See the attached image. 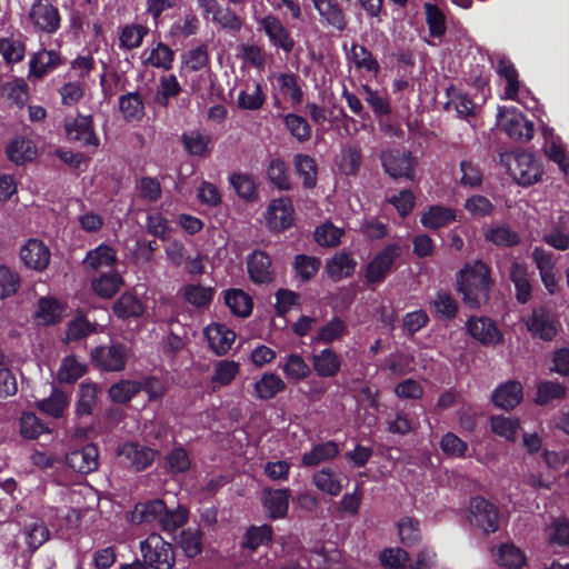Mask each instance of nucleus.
<instances>
[{"mask_svg":"<svg viewBox=\"0 0 569 569\" xmlns=\"http://www.w3.org/2000/svg\"><path fill=\"white\" fill-rule=\"evenodd\" d=\"M201 21L192 8L186 9L170 26L169 36L186 39L198 34Z\"/></svg>","mask_w":569,"mask_h":569,"instance_id":"c85d7f7f","label":"nucleus"},{"mask_svg":"<svg viewBox=\"0 0 569 569\" xmlns=\"http://www.w3.org/2000/svg\"><path fill=\"white\" fill-rule=\"evenodd\" d=\"M176 542L188 558H194L202 552V532L199 528L182 529Z\"/></svg>","mask_w":569,"mask_h":569,"instance_id":"3c124183","label":"nucleus"},{"mask_svg":"<svg viewBox=\"0 0 569 569\" xmlns=\"http://www.w3.org/2000/svg\"><path fill=\"white\" fill-rule=\"evenodd\" d=\"M259 26L273 47L282 49L286 53L293 50L296 42L278 17L269 13L260 19Z\"/></svg>","mask_w":569,"mask_h":569,"instance_id":"dca6fc26","label":"nucleus"},{"mask_svg":"<svg viewBox=\"0 0 569 569\" xmlns=\"http://www.w3.org/2000/svg\"><path fill=\"white\" fill-rule=\"evenodd\" d=\"M267 178L279 190H291L288 166L281 158H274L269 162Z\"/></svg>","mask_w":569,"mask_h":569,"instance_id":"338daca9","label":"nucleus"},{"mask_svg":"<svg viewBox=\"0 0 569 569\" xmlns=\"http://www.w3.org/2000/svg\"><path fill=\"white\" fill-rule=\"evenodd\" d=\"M365 92V101L371 108L375 117L381 120L391 113V104L386 93L372 89L370 86L362 87Z\"/></svg>","mask_w":569,"mask_h":569,"instance_id":"5fc2aeb1","label":"nucleus"},{"mask_svg":"<svg viewBox=\"0 0 569 569\" xmlns=\"http://www.w3.org/2000/svg\"><path fill=\"white\" fill-rule=\"evenodd\" d=\"M403 248L399 242L386 244L366 267L365 279L368 284L382 283L388 274L396 268L397 262L402 254Z\"/></svg>","mask_w":569,"mask_h":569,"instance_id":"f03ea898","label":"nucleus"},{"mask_svg":"<svg viewBox=\"0 0 569 569\" xmlns=\"http://www.w3.org/2000/svg\"><path fill=\"white\" fill-rule=\"evenodd\" d=\"M210 348L218 356L228 353L236 340V332L223 323H211L204 330Z\"/></svg>","mask_w":569,"mask_h":569,"instance_id":"4be33fe9","label":"nucleus"},{"mask_svg":"<svg viewBox=\"0 0 569 569\" xmlns=\"http://www.w3.org/2000/svg\"><path fill=\"white\" fill-rule=\"evenodd\" d=\"M167 506L163 500L154 499L143 503L136 505L131 521L134 523L159 522L161 515L164 513Z\"/></svg>","mask_w":569,"mask_h":569,"instance_id":"ea45409f","label":"nucleus"},{"mask_svg":"<svg viewBox=\"0 0 569 569\" xmlns=\"http://www.w3.org/2000/svg\"><path fill=\"white\" fill-rule=\"evenodd\" d=\"M400 541L406 547H413L421 540L420 522L413 517H403L398 523Z\"/></svg>","mask_w":569,"mask_h":569,"instance_id":"052dcab7","label":"nucleus"},{"mask_svg":"<svg viewBox=\"0 0 569 569\" xmlns=\"http://www.w3.org/2000/svg\"><path fill=\"white\" fill-rule=\"evenodd\" d=\"M181 143L188 154L199 158L208 157L213 148L211 137L197 129L183 132Z\"/></svg>","mask_w":569,"mask_h":569,"instance_id":"c756f323","label":"nucleus"},{"mask_svg":"<svg viewBox=\"0 0 569 569\" xmlns=\"http://www.w3.org/2000/svg\"><path fill=\"white\" fill-rule=\"evenodd\" d=\"M290 490L288 488L264 489L262 495L263 507L271 519L284 518L289 510Z\"/></svg>","mask_w":569,"mask_h":569,"instance_id":"5701e85b","label":"nucleus"},{"mask_svg":"<svg viewBox=\"0 0 569 569\" xmlns=\"http://www.w3.org/2000/svg\"><path fill=\"white\" fill-rule=\"evenodd\" d=\"M510 281L515 286V298L518 303L526 305L532 297V286L526 264L513 261L509 271Z\"/></svg>","mask_w":569,"mask_h":569,"instance_id":"a878e982","label":"nucleus"},{"mask_svg":"<svg viewBox=\"0 0 569 569\" xmlns=\"http://www.w3.org/2000/svg\"><path fill=\"white\" fill-rule=\"evenodd\" d=\"M456 210L441 204H432L422 212L420 223L430 230H438L445 228L456 221Z\"/></svg>","mask_w":569,"mask_h":569,"instance_id":"bb28decb","label":"nucleus"},{"mask_svg":"<svg viewBox=\"0 0 569 569\" xmlns=\"http://www.w3.org/2000/svg\"><path fill=\"white\" fill-rule=\"evenodd\" d=\"M283 373L289 380L296 382L307 379L311 375V369L305 361L302 356L298 353H289L284 357V361L279 365Z\"/></svg>","mask_w":569,"mask_h":569,"instance_id":"8fccbe9b","label":"nucleus"},{"mask_svg":"<svg viewBox=\"0 0 569 569\" xmlns=\"http://www.w3.org/2000/svg\"><path fill=\"white\" fill-rule=\"evenodd\" d=\"M493 286L489 266L480 260L467 262L457 274V291L462 301L472 309L486 305Z\"/></svg>","mask_w":569,"mask_h":569,"instance_id":"f257e3e1","label":"nucleus"},{"mask_svg":"<svg viewBox=\"0 0 569 569\" xmlns=\"http://www.w3.org/2000/svg\"><path fill=\"white\" fill-rule=\"evenodd\" d=\"M566 395V386L557 381L545 380L537 386L535 402L539 406H547L553 400L563 399Z\"/></svg>","mask_w":569,"mask_h":569,"instance_id":"4d7b16f0","label":"nucleus"},{"mask_svg":"<svg viewBox=\"0 0 569 569\" xmlns=\"http://www.w3.org/2000/svg\"><path fill=\"white\" fill-rule=\"evenodd\" d=\"M520 428L518 418L505 417L503 415H496L490 417V430L498 437L505 438L508 441H515L517 432Z\"/></svg>","mask_w":569,"mask_h":569,"instance_id":"864d4df0","label":"nucleus"},{"mask_svg":"<svg viewBox=\"0 0 569 569\" xmlns=\"http://www.w3.org/2000/svg\"><path fill=\"white\" fill-rule=\"evenodd\" d=\"M224 303L230 309V312L239 318H248L253 309L252 298L238 288L224 291Z\"/></svg>","mask_w":569,"mask_h":569,"instance_id":"e433bc0d","label":"nucleus"},{"mask_svg":"<svg viewBox=\"0 0 569 569\" xmlns=\"http://www.w3.org/2000/svg\"><path fill=\"white\" fill-rule=\"evenodd\" d=\"M508 171L513 180L523 187L535 184L543 173L539 161L529 152L516 153L508 164Z\"/></svg>","mask_w":569,"mask_h":569,"instance_id":"0eeeda50","label":"nucleus"},{"mask_svg":"<svg viewBox=\"0 0 569 569\" xmlns=\"http://www.w3.org/2000/svg\"><path fill=\"white\" fill-rule=\"evenodd\" d=\"M66 139L69 142L97 150L100 146V138L94 129V121L91 114L78 113L76 117H66L63 120Z\"/></svg>","mask_w":569,"mask_h":569,"instance_id":"20e7f679","label":"nucleus"},{"mask_svg":"<svg viewBox=\"0 0 569 569\" xmlns=\"http://www.w3.org/2000/svg\"><path fill=\"white\" fill-rule=\"evenodd\" d=\"M119 111L128 122L140 121L146 114L142 96L138 91L128 92L119 98Z\"/></svg>","mask_w":569,"mask_h":569,"instance_id":"4c0bfd02","label":"nucleus"},{"mask_svg":"<svg viewBox=\"0 0 569 569\" xmlns=\"http://www.w3.org/2000/svg\"><path fill=\"white\" fill-rule=\"evenodd\" d=\"M312 483L321 492L332 497L339 496L343 488L341 479L330 467H323L322 469L315 472L312 476Z\"/></svg>","mask_w":569,"mask_h":569,"instance_id":"c03bdc74","label":"nucleus"},{"mask_svg":"<svg viewBox=\"0 0 569 569\" xmlns=\"http://www.w3.org/2000/svg\"><path fill=\"white\" fill-rule=\"evenodd\" d=\"M34 29L46 34H53L60 29L59 9L48 0H36L28 13Z\"/></svg>","mask_w":569,"mask_h":569,"instance_id":"1a4fd4ad","label":"nucleus"},{"mask_svg":"<svg viewBox=\"0 0 569 569\" xmlns=\"http://www.w3.org/2000/svg\"><path fill=\"white\" fill-rule=\"evenodd\" d=\"M522 385L517 380H508L493 390L491 401L496 407L510 411L522 401Z\"/></svg>","mask_w":569,"mask_h":569,"instance_id":"6ab92c4d","label":"nucleus"},{"mask_svg":"<svg viewBox=\"0 0 569 569\" xmlns=\"http://www.w3.org/2000/svg\"><path fill=\"white\" fill-rule=\"evenodd\" d=\"M485 239L486 241L491 242L495 246L507 248L518 246L521 241L518 232L511 230L507 226L489 228L485 232Z\"/></svg>","mask_w":569,"mask_h":569,"instance_id":"e2e57ef3","label":"nucleus"},{"mask_svg":"<svg viewBox=\"0 0 569 569\" xmlns=\"http://www.w3.org/2000/svg\"><path fill=\"white\" fill-rule=\"evenodd\" d=\"M166 471L174 477L186 473L191 468V459L184 447L174 446L164 457Z\"/></svg>","mask_w":569,"mask_h":569,"instance_id":"de8ad7c7","label":"nucleus"},{"mask_svg":"<svg viewBox=\"0 0 569 569\" xmlns=\"http://www.w3.org/2000/svg\"><path fill=\"white\" fill-rule=\"evenodd\" d=\"M471 522L480 528L485 535H490L499 529V510L483 497L477 496L470 500Z\"/></svg>","mask_w":569,"mask_h":569,"instance_id":"9b49d317","label":"nucleus"},{"mask_svg":"<svg viewBox=\"0 0 569 569\" xmlns=\"http://www.w3.org/2000/svg\"><path fill=\"white\" fill-rule=\"evenodd\" d=\"M173 61L174 51L168 44L159 41L151 49L148 58L144 60V64L168 71L172 69Z\"/></svg>","mask_w":569,"mask_h":569,"instance_id":"680f3d73","label":"nucleus"},{"mask_svg":"<svg viewBox=\"0 0 569 569\" xmlns=\"http://www.w3.org/2000/svg\"><path fill=\"white\" fill-rule=\"evenodd\" d=\"M143 563L152 569H171L176 563L172 545L158 533H150L140 542Z\"/></svg>","mask_w":569,"mask_h":569,"instance_id":"7ed1b4c3","label":"nucleus"},{"mask_svg":"<svg viewBox=\"0 0 569 569\" xmlns=\"http://www.w3.org/2000/svg\"><path fill=\"white\" fill-rule=\"evenodd\" d=\"M117 261V250L107 243H100L87 252L82 266L86 270L97 271L101 268H112Z\"/></svg>","mask_w":569,"mask_h":569,"instance_id":"393cba45","label":"nucleus"},{"mask_svg":"<svg viewBox=\"0 0 569 569\" xmlns=\"http://www.w3.org/2000/svg\"><path fill=\"white\" fill-rule=\"evenodd\" d=\"M343 233V230L336 227L331 221H326L316 228L313 237L319 246L332 248L340 243Z\"/></svg>","mask_w":569,"mask_h":569,"instance_id":"774afa93","label":"nucleus"},{"mask_svg":"<svg viewBox=\"0 0 569 569\" xmlns=\"http://www.w3.org/2000/svg\"><path fill=\"white\" fill-rule=\"evenodd\" d=\"M277 87L283 96H289L292 106L303 100V91L298 83V76L292 72H282L276 77Z\"/></svg>","mask_w":569,"mask_h":569,"instance_id":"6e6d98bb","label":"nucleus"},{"mask_svg":"<svg viewBox=\"0 0 569 569\" xmlns=\"http://www.w3.org/2000/svg\"><path fill=\"white\" fill-rule=\"evenodd\" d=\"M293 164L297 174L302 179L305 189H313L318 182V166L309 154L297 153L293 157Z\"/></svg>","mask_w":569,"mask_h":569,"instance_id":"a19ab883","label":"nucleus"},{"mask_svg":"<svg viewBox=\"0 0 569 569\" xmlns=\"http://www.w3.org/2000/svg\"><path fill=\"white\" fill-rule=\"evenodd\" d=\"M229 183L237 196L246 202L259 200L258 182L252 173L234 171L229 176Z\"/></svg>","mask_w":569,"mask_h":569,"instance_id":"cd10ccee","label":"nucleus"},{"mask_svg":"<svg viewBox=\"0 0 569 569\" xmlns=\"http://www.w3.org/2000/svg\"><path fill=\"white\" fill-rule=\"evenodd\" d=\"M286 390V382L273 372H266L254 382V396L259 400L273 399L278 393Z\"/></svg>","mask_w":569,"mask_h":569,"instance_id":"58836bf2","label":"nucleus"},{"mask_svg":"<svg viewBox=\"0 0 569 569\" xmlns=\"http://www.w3.org/2000/svg\"><path fill=\"white\" fill-rule=\"evenodd\" d=\"M295 210L289 199H274L267 210V224L272 232H283L295 222Z\"/></svg>","mask_w":569,"mask_h":569,"instance_id":"f3484780","label":"nucleus"},{"mask_svg":"<svg viewBox=\"0 0 569 569\" xmlns=\"http://www.w3.org/2000/svg\"><path fill=\"white\" fill-rule=\"evenodd\" d=\"M523 322L532 338L545 342L552 341L561 328L560 321L546 306L535 307Z\"/></svg>","mask_w":569,"mask_h":569,"instance_id":"423d86ee","label":"nucleus"},{"mask_svg":"<svg viewBox=\"0 0 569 569\" xmlns=\"http://www.w3.org/2000/svg\"><path fill=\"white\" fill-rule=\"evenodd\" d=\"M69 405V398L66 392L58 388H53L51 395L47 398L41 400L38 403V408L53 417V418H60L63 416L64 410L67 409Z\"/></svg>","mask_w":569,"mask_h":569,"instance_id":"13d9d810","label":"nucleus"},{"mask_svg":"<svg viewBox=\"0 0 569 569\" xmlns=\"http://www.w3.org/2000/svg\"><path fill=\"white\" fill-rule=\"evenodd\" d=\"M149 28L141 23H129L120 29L119 48L131 51L141 47L143 39L148 36Z\"/></svg>","mask_w":569,"mask_h":569,"instance_id":"79ce46f5","label":"nucleus"},{"mask_svg":"<svg viewBox=\"0 0 569 569\" xmlns=\"http://www.w3.org/2000/svg\"><path fill=\"white\" fill-rule=\"evenodd\" d=\"M312 366L319 377L333 378L341 369V359L333 349L326 348L312 356Z\"/></svg>","mask_w":569,"mask_h":569,"instance_id":"7c9ffc66","label":"nucleus"},{"mask_svg":"<svg viewBox=\"0 0 569 569\" xmlns=\"http://www.w3.org/2000/svg\"><path fill=\"white\" fill-rule=\"evenodd\" d=\"M347 333L346 322L338 316H335L329 322L322 326L315 337V342L330 345L342 338Z\"/></svg>","mask_w":569,"mask_h":569,"instance_id":"69168bd1","label":"nucleus"},{"mask_svg":"<svg viewBox=\"0 0 569 569\" xmlns=\"http://www.w3.org/2000/svg\"><path fill=\"white\" fill-rule=\"evenodd\" d=\"M340 455V447L333 440L315 445L309 452H305L301 458V465L305 467H316L321 462L331 461Z\"/></svg>","mask_w":569,"mask_h":569,"instance_id":"2f4dec72","label":"nucleus"},{"mask_svg":"<svg viewBox=\"0 0 569 569\" xmlns=\"http://www.w3.org/2000/svg\"><path fill=\"white\" fill-rule=\"evenodd\" d=\"M62 64L63 59L59 52L43 48L31 56L29 61V76L42 79L49 72Z\"/></svg>","mask_w":569,"mask_h":569,"instance_id":"412c9836","label":"nucleus"},{"mask_svg":"<svg viewBox=\"0 0 569 569\" xmlns=\"http://www.w3.org/2000/svg\"><path fill=\"white\" fill-rule=\"evenodd\" d=\"M380 162L383 171L393 180L407 179L412 181L416 177L417 158L411 151L389 149L382 151Z\"/></svg>","mask_w":569,"mask_h":569,"instance_id":"39448f33","label":"nucleus"},{"mask_svg":"<svg viewBox=\"0 0 569 569\" xmlns=\"http://www.w3.org/2000/svg\"><path fill=\"white\" fill-rule=\"evenodd\" d=\"M98 386L93 382H82L79 386L78 400L74 413L77 417H87L93 413L98 400Z\"/></svg>","mask_w":569,"mask_h":569,"instance_id":"49530a36","label":"nucleus"},{"mask_svg":"<svg viewBox=\"0 0 569 569\" xmlns=\"http://www.w3.org/2000/svg\"><path fill=\"white\" fill-rule=\"evenodd\" d=\"M502 119V129L511 139L520 142H528L533 138L535 126L522 112L510 111L498 114Z\"/></svg>","mask_w":569,"mask_h":569,"instance_id":"4468645a","label":"nucleus"},{"mask_svg":"<svg viewBox=\"0 0 569 569\" xmlns=\"http://www.w3.org/2000/svg\"><path fill=\"white\" fill-rule=\"evenodd\" d=\"M497 73L499 77L507 81L505 88V98L509 100H516L519 93V73L515 64L507 58L502 57L498 59Z\"/></svg>","mask_w":569,"mask_h":569,"instance_id":"37998d69","label":"nucleus"},{"mask_svg":"<svg viewBox=\"0 0 569 569\" xmlns=\"http://www.w3.org/2000/svg\"><path fill=\"white\" fill-rule=\"evenodd\" d=\"M63 306L53 297H42L38 302L36 317L46 325H56L62 318Z\"/></svg>","mask_w":569,"mask_h":569,"instance_id":"bf43d9fd","label":"nucleus"},{"mask_svg":"<svg viewBox=\"0 0 569 569\" xmlns=\"http://www.w3.org/2000/svg\"><path fill=\"white\" fill-rule=\"evenodd\" d=\"M96 367L108 372L122 371L126 368L128 353L127 347L121 342L109 346H98L91 352Z\"/></svg>","mask_w":569,"mask_h":569,"instance_id":"9d476101","label":"nucleus"},{"mask_svg":"<svg viewBox=\"0 0 569 569\" xmlns=\"http://www.w3.org/2000/svg\"><path fill=\"white\" fill-rule=\"evenodd\" d=\"M249 279L258 286H269L276 279L270 256L262 250L256 249L246 259Z\"/></svg>","mask_w":569,"mask_h":569,"instance_id":"f8f14e48","label":"nucleus"},{"mask_svg":"<svg viewBox=\"0 0 569 569\" xmlns=\"http://www.w3.org/2000/svg\"><path fill=\"white\" fill-rule=\"evenodd\" d=\"M20 258L26 267L42 271L50 261L48 247L38 239H29L20 249Z\"/></svg>","mask_w":569,"mask_h":569,"instance_id":"aec40b11","label":"nucleus"},{"mask_svg":"<svg viewBox=\"0 0 569 569\" xmlns=\"http://www.w3.org/2000/svg\"><path fill=\"white\" fill-rule=\"evenodd\" d=\"M86 372L87 366L80 362L76 356L71 355L61 360L56 379L61 385H72L83 377Z\"/></svg>","mask_w":569,"mask_h":569,"instance_id":"a18cd8bd","label":"nucleus"},{"mask_svg":"<svg viewBox=\"0 0 569 569\" xmlns=\"http://www.w3.org/2000/svg\"><path fill=\"white\" fill-rule=\"evenodd\" d=\"M498 563L508 569H521L526 565V556L520 548L507 542L498 550Z\"/></svg>","mask_w":569,"mask_h":569,"instance_id":"0e129e2a","label":"nucleus"},{"mask_svg":"<svg viewBox=\"0 0 569 569\" xmlns=\"http://www.w3.org/2000/svg\"><path fill=\"white\" fill-rule=\"evenodd\" d=\"M362 161L361 148L356 143H347L341 148L336 164L339 173L346 177H357Z\"/></svg>","mask_w":569,"mask_h":569,"instance_id":"b1692460","label":"nucleus"},{"mask_svg":"<svg viewBox=\"0 0 569 569\" xmlns=\"http://www.w3.org/2000/svg\"><path fill=\"white\" fill-rule=\"evenodd\" d=\"M273 530L270 525L250 526L242 539L241 547L256 551L260 546L272 541Z\"/></svg>","mask_w":569,"mask_h":569,"instance_id":"603ef678","label":"nucleus"},{"mask_svg":"<svg viewBox=\"0 0 569 569\" xmlns=\"http://www.w3.org/2000/svg\"><path fill=\"white\" fill-rule=\"evenodd\" d=\"M357 262L348 252L336 253L326 263L328 274L335 280H340L342 277H351L355 272Z\"/></svg>","mask_w":569,"mask_h":569,"instance_id":"09e8293b","label":"nucleus"},{"mask_svg":"<svg viewBox=\"0 0 569 569\" xmlns=\"http://www.w3.org/2000/svg\"><path fill=\"white\" fill-rule=\"evenodd\" d=\"M112 312L118 319L126 321L142 317L144 307L136 295L126 291L113 302Z\"/></svg>","mask_w":569,"mask_h":569,"instance_id":"72a5a7b5","label":"nucleus"},{"mask_svg":"<svg viewBox=\"0 0 569 569\" xmlns=\"http://www.w3.org/2000/svg\"><path fill=\"white\" fill-rule=\"evenodd\" d=\"M430 308L436 318L442 321H452L459 312L457 299L448 291L439 290L430 301Z\"/></svg>","mask_w":569,"mask_h":569,"instance_id":"c9c22d12","label":"nucleus"},{"mask_svg":"<svg viewBox=\"0 0 569 569\" xmlns=\"http://www.w3.org/2000/svg\"><path fill=\"white\" fill-rule=\"evenodd\" d=\"M467 333L483 347H497L503 342V333L495 320L486 316H471L466 321Z\"/></svg>","mask_w":569,"mask_h":569,"instance_id":"6e6552de","label":"nucleus"},{"mask_svg":"<svg viewBox=\"0 0 569 569\" xmlns=\"http://www.w3.org/2000/svg\"><path fill=\"white\" fill-rule=\"evenodd\" d=\"M123 283L124 280L122 276L118 271L111 270L93 278L91 280V289L98 297L111 299L117 295Z\"/></svg>","mask_w":569,"mask_h":569,"instance_id":"f704fd0d","label":"nucleus"},{"mask_svg":"<svg viewBox=\"0 0 569 569\" xmlns=\"http://www.w3.org/2000/svg\"><path fill=\"white\" fill-rule=\"evenodd\" d=\"M6 153L10 161L21 166L37 157V148L30 139L18 136L7 144Z\"/></svg>","mask_w":569,"mask_h":569,"instance_id":"473e14b6","label":"nucleus"},{"mask_svg":"<svg viewBox=\"0 0 569 569\" xmlns=\"http://www.w3.org/2000/svg\"><path fill=\"white\" fill-rule=\"evenodd\" d=\"M117 453L136 471L149 468L158 456V450L138 442H126L118 447Z\"/></svg>","mask_w":569,"mask_h":569,"instance_id":"ddd939ff","label":"nucleus"},{"mask_svg":"<svg viewBox=\"0 0 569 569\" xmlns=\"http://www.w3.org/2000/svg\"><path fill=\"white\" fill-rule=\"evenodd\" d=\"M66 463L81 475L93 472L99 467V448L96 443H87L66 455Z\"/></svg>","mask_w":569,"mask_h":569,"instance_id":"2eb2a0df","label":"nucleus"},{"mask_svg":"<svg viewBox=\"0 0 569 569\" xmlns=\"http://www.w3.org/2000/svg\"><path fill=\"white\" fill-rule=\"evenodd\" d=\"M313 7L320 16L321 21L339 32L348 27V18L337 0H312Z\"/></svg>","mask_w":569,"mask_h":569,"instance_id":"a211bd4d","label":"nucleus"}]
</instances>
